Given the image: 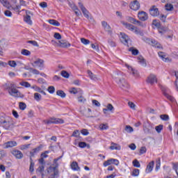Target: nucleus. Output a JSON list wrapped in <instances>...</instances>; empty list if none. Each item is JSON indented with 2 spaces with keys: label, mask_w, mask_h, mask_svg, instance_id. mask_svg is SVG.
<instances>
[{
  "label": "nucleus",
  "mask_w": 178,
  "mask_h": 178,
  "mask_svg": "<svg viewBox=\"0 0 178 178\" xmlns=\"http://www.w3.org/2000/svg\"><path fill=\"white\" fill-rule=\"evenodd\" d=\"M152 24L155 26L157 29H159L161 27V22L156 21V19H154Z\"/></svg>",
  "instance_id": "obj_49"
},
{
  "label": "nucleus",
  "mask_w": 178,
  "mask_h": 178,
  "mask_svg": "<svg viewBox=\"0 0 178 178\" xmlns=\"http://www.w3.org/2000/svg\"><path fill=\"white\" fill-rule=\"evenodd\" d=\"M112 164H113V159H110L104 161L103 163V165L104 167H106V166H109V165H112Z\"/></svg>",
  "instance_id": "obj_39"
},
{
  "label": "nucleus",
  "mask_w": 178,
  "mask_h": 178,
  "mask_svg": "<svg viewBox=\"0 0 178 178\" xmlns=\"http://www.w3.org/2000/svg\"><path fill=\"white\" fill-rule=\"evenodd\" d=\"M42 96L38 92L34 93V99L38 102H40V100L42 99Z\"/></svg>",
  "instance_id": "obj_33"
},
{
  "label": "nucleus",
  "mask_w": 178,
  "mask_h": 178,
  "mask_svg": "<svg viewBox=\"0 0 178 178\" xmlns=\"http://www.w3.org/2000/svg\"><path fill=\"white\" fill-rule=\"evenodd\" d=\"M81 42L84 45H88L90 44V41L84 38H81Z\"/></svg>",
  "instance_id": "obj_53"
},
{
  "label": "nucleus",
  "mask_w": 178,
  "mask_h": 178,
  "mask_svg": "<svg viewBox=\"0 0 178 178\" xmlns=\"http://www.w3.org/2000/svg\"><path fill=\"white\" fill-rule=\"evenodd\" d=\"M124 26H125L126 29L130 30L131 31H134V29H136V26L129 23H124Z\"/></svg>",
  "instance_id": "obj_25"
},
{
  "label": "nucleus",
  "mask_w": 178,
  "mask_h": 178,
  "mask_svg": "<svg viewBox=\"0 0 178 178\" xmlns=\"http://www.w3.org/2000/svg\"><path fill=\"white\" fill-rule=\"evenodd\" d=\"M106 109H107V111H110V112H112V111H115V108L111 104H107Z\"/></svg>",
  "instance_id": "obj_55"
},
{
  "label": "nucleus",
  "mask_w": 178,
  "mask_h": 178,
  "mask_svg": "<svg viewBox=\"0 0 178 178\" xmlns=\"http://www.w3.org/2000/svg\"><path fill=\"white\" fill-rule=\"evenodd\" d=\"M128 22L132 23L133 24H137L138 26H143V22L136 19L132 17H128L127 18Z\"/></svg>",
  "instance_id": "obj_15"
},
{
  "label": "nucleus",
  "mask_w": 178,
  "mask_h": 178,
  "mask_svg": "<svg viewBox=\"0 0 178 178\" xmlns=\"http://www.w3.org/2000/svg\"><path fill=\"white\" fill-rule=\"evenodd\" d=\"M92 104L95 105V106H101V103L98 102L97 100L93 99L92 100Z\"/></svg>",
  "instance_id": "obj_62"
},
{
  "label": "nucleus",
  "mask_w": 178,
  "mask_h": 178,
  "mask_svg": "<svg viewBox=\"0 0 178 178\" xmlns=\"http://www.w3.org/2000/svg\"><path fill=\"white\" fill-rule=\"evenodd\" d=\"M71 169L72 170L76 171V172H80L81 169L79 167V163L76 161H73L71 165Z\"/></svg>",
  "instance_id": "obj_19"
},
{
  "label": "nucleus",
  "mask_w": 178,
  "mask_h": 178,
  "mask_svg": "<svg viewBox=\"0 0 178 178\" xmlns=\"http://www.w3.org/2000/svg\"><path fill=\"white\" fill-rule=\"evenodd\" d=\"M138 17L139 20L145 22L146 20H148V14H147L145 11H140L138 13Z\"/></svg>",
  "instance_id": "obj_10"
},
{
  "label": "nucleus",
  "mask_w": 178,
  "mask_h": 178,
  "mask_svg": "<svg viewBox=\"0 0 178 178\" xmlns=\"http://www.w3.org/2000/svg\"><path fill=\"white\" fill-rule=\"evenodd\" d=\"M12 154L17 159H22L23 158V153L20 150H13Z\"/></svg>",
  "instance_id": "obj_16"
},
{
  "label": "nucleus",
  "mask_w": 178,
  "mask_h": 178,
  "mask_svg": "<svg viewBox=\"0 0 178 178\" xmlns=\"http://www.w3.org/2000/svg\"><path fill=\"white\" fill-rule=\"evenodd\" d=\"M22 55H24V56H30L31 55V51H29L26 49H23L21 51Z\"/></svg>",
  "instance_id": "obj_29"
},
{
  "label": "nucleus",
  "mask_w": 178,
  "mask_h": 178,
  "mask_svg": "<svg viewBox=\"0 0 178 178\" xmlns=\"http://www.w3.org/2000/svg\"><path fill=\"white\" fill-rule=\"evenodd\" d=\"M125 131L127 133H133L134 129L130 125H127L125 127Z\"/></svg>",
  "instance_id": "obj_46"
},
{
  "label": "nucleus",
  "mask_w": 178,
  "mask_h": 178,
  "mask_svg": "<svg viewBox=\"0 0 178 178\" xmlns=\"http://www.w3.org/2000/svg\"><path fill=\"white\" fill-rule=\"evenodd\" d=\"M37 92H40V94H42L43 95H47V93L45 92V91L42 90V89H41V88L40 87H37L36 90H35Z\"/></svg>",
  "instance_id": "obj_50"
},
{
  "label": "nucleus",
  "mask_w": 178,
  "mask_h": 178,
  "mask_svg": "<svg viewBox=\"0 0 178 178\" xmlns=\"http://www.w3.org/2000/svg\"><path fill=\"white\" fill-rule=\"evenodd\" d=\"M78 5H79V7L80 8L83 16H85L86 17V19H88V17H90V15H88L90 12L87 10V8H86V7H84V5L83 4V3L79 2Z\"/></svg>",
  "instance_id": "obj_7"
},
{
  "label": "nucleus",
  "mask_w": 178,
  "mask_h": 178,
  "mask_svg": "<svg viewBox=\"0 0 178 178\" xmlns=\"http://www.w3.org/2000/svg\"><path fill=\"white\" fill-rule=\"evenodd\" d=\"M88 74L91 80H98V78H97V75L94 74L90 70H88Z\"/></svg>",
  "instance_id": "obj_28"
},
{
  "label": "nucleus",
  "mask_w": 178,
  "mask_h": 178,
  "mask_svg": "<svg viewBox=\"0 0 178 178\" xmlns=\"http://www.w3.org/2000/svg\"><path fill=\"white\" fill-rule=\"evenodd\" d=\"M158 55L163 62H172V58L168 57V54L163 51L158 52Z\"/></svg>",
  "instance_id": "obj_8"
},
{
  "label": "nucleus",
  "mask_w": 178,
  "mask_h": 178,
  "mask_svg": "<svg viewBox=\"0 0 178 178\" xmlns=\"http://www.w3.org/2000/svg\"><path fill=\"white\" fill-rule=\"evenodd\" d=\"M81 134H83V136H88V134H90V132H88V130L83 129L81 131Z\"/></svg>",
  "instance_id": "obj_61"
},
{
  "label": "nucleus",
  "mask_w": 178,
  "mask_h": 178,
  "mask_svg": "<svg viewBox=\"0 0 178 178\" xmlns=\"http://www.w3.org/2000/svg\"><path fill=\"white\" fill-rule=\"evenodd\" d=\"M70 94H78V96L80 94H83V91L80 88H72L71 90H70Z\"/></svg>",
  "instance_id": "obj_22"
},
{
  "label": "nucleus",
  "mask_w": 178,
  "mask_h": 178,
  "mask_svg": "<svg viewBox=\"0 0 178 178\" xmlns=\"http://www.w3.org/2000/svg\"><path fill=\"white\" fill-rule=\"evenodd\" d=\"M41 148H42V147L40 145L33 149L31 152H30L31 158H33V156H34L35 154H37L38 152H40V151L41 150Z\"/></svg>",
  "instance_id": "obj_24"
},
{
  "label": "nucleus",
  "mask_w": 178,
  "mask_h": 178,
  "mask_svg": "<svg viewBox=\"0 0 178 178\" xmlns=\"http://www.w3.org/2000/svg\"><path fill=\"white\" fill-rule=\"evenodd\" d=\"M28 70L31 72L33 73V74H40V71H38V70H35L34 68H29Z\"/></svg>",
  "instance_id": "obj_41"
},
{
  "label": "nucleus",
  "mask_w": 178,
  "mask_h": 178,
  "mask_svg": "<svg viewBox=\"0 0 178 178\" xmlns=\"http://www.w3.org/2000/svg\"><path fill=\"white\" fill-rule=\"evenodd\" d=\"M5 16H7V17H12V12H10V10H6L4 12Z\"/></svg>",
  "instance_id": "obj_63"
},
{
  "label": "nucleus",
  "mask_w": 178,
  "mask_h": 178,
  "mask_svg": "<svg viewBox=\"0 0 178 178\" xmlns=\"http://www.w3.org/2000/svg\"><path fill=\"white\" fill-rule=\"evenodd\" d=\"M47 91L49 92V94H54V92H55V87L49 86Z\"/></svg>",
  "instance_id": "obj_56"
},
{
  "label": "nucleus",
  "mask_w": 178,
  "mask_h": 178,
  "mask_svg": "<svg viewBox=\"0 0 178 178\" xmlns=\"http://www.w3.org/2000/svg\"><path fill=\"white\" fill-rule=\"evenodd\" d=\"M165 10H168V11L173 10V5L167 3L165 5Z\"/></svg>",
  "instance_id": "obj_54"
},
{
  "label": "nucleus",
  "mask_w": 178,
  "mask_h": 178,
  "mask_svg": "<svg viewBox=\"0 0 178 178\" xmlns=\"http://www.w3.org/2000/svg\"><path fill=\"white\" fill-rule=\"evenodd\" d=\"M147 41L149 45L154 47V48H158L159 49H163V47L161 45L158 41L155 40L147 39Z\"/></svg>",
  "instance_id": "obj_4"
},
{
  "label": "nucleus",
  "mask_w": 178,
  "mask_h": 178,
  "mask_svg": "<svg viewBox=\"0 0 178 178\" xmlns=\"http://www.w3.org/2000/svg\"><path fill=\"white\" fill-rule=\"evenodd\" d=\"M133 165L134 166V168H140L141 166L140 162L138 160H134L133 161Z\"/></svg>",
  "instance_id": "obj_52"
},
{
  "label": "nucleus",
  "mask_w": 178,
  "mask_h": 178,
  "mask_svg": "<svg viewBox=\"0 0 178 178\" xmlns=\"http://www.w3.org/2000/svg\"><path fill=\"white\" fill-rule=\"evenodd\" d=\"M19 86H22V87H25L26 88H29V87H31V84L27 81H22L19 83Z\"/></svg>",
  "instance_id": "obj_31"
},
{
  "label": "nucleus",
  "mask_w": 178,
  "mask_h": 178,
  "mask_svg": "<svg viewBox=\"0 0 178 178\" xmlns=\"http://www.w3.org/2000/svg\"><path fill=\"white\" fill-rule=\"evenodd\" d=\"M56 95H58V97H60L61 98H65L66 97V93H65L63 90H57Z\"/></svg>",
  "instance_id": "obj_35"
},
{
  "label": "nucleus",
  "mask_w": 178,
  "mask_h": 178,
  "mask_svg": "<svg viewBox=\"0 0 178 178\" xmlns=\"http://www.w3.org/2000/svg\"><path fill=\"white\" fill-rule=\"evenodd\" d=\"M58 45L59 47H61V48H67L70 47L71 44L68 42L61 40V41H59Z\"/></svg>",
  "instance_id": "obj_23"
},
{
  "label": "nucleus",
  "mask_w": 178,
  "mask_h": 178,
  "mask_svg": "<svg viewBox=\"0 0 178 178\" xmlns=\"http://www.w3.org/2000/svg\"><path fill=\"white\" fill-rule=\"evenodd\" d=\"M138 60L139 63H141L143 66H147V63H145V59L143 57H138Z\"/></svg>",
  "instance_id": "obj_38"
},
{
  "label": "nucleus",
  "mask_w": 178,
  "mask_h": 178,
  "mask_svg": "<svg viewBox=\"0 0 178 178\" xmlns=\"http://www.w3.org/2000/svg\"><path fill=\"white\" fill-rule=\"evenodd\" d=\"M86 99L84 97H83V94H80L78 96V102L82 104H84L86 102Z\"/></svg>",
  "instance_id": "obj_36"
},
{
  "label": "nucleus",
  "mask_w": 178,
  "mask_h": 178,
  "mask_svg": "<svg viewBox=\"0 0 178 178\" xmlns=\"http://www.w3.org/2000/svg\"><path fill=\"white\" fill-rule=\"evenodd\" d=\"M61 76H63V77H64L65 79H69V77L70 76V74H68L67 72L63 70L61 72Z\"/></svg>",
  "instance_id": "obj_43"
},
{
  "label": "nucleus",
  "mask_w": 178,
  "mask_h": 178,
  "mask_svg": "<svg viewBox=\"0 0 178 178\" xmlns=\"http://www.w3.org/2000/svg\"><path fill=\"white\" fill-rule=\"evenodd\" d=\"M113 78L115 80L116 83L120 85V88L124 90V91H127V90L130 88V86L127 82H126L124 78H123V73H122V72L118 71L113 72Z\"/></svg>",
  "instance_id": "obj_1"
},
{
  "label": "nucleus",
  "mask_w": 178,
  "mask_h": 178,
  "mask_svg": "<svg viewBox=\"0 0 178 178\" xmlns=\"http://www.w3.org/2000/svg\"><path fill=\"white\" fill-rule=\"evenodd\" d=\"M129 70H131L132 72V74L135 76V77H138V72L135 70L134 69H133V67H128Z\"/></svg>",
  "instance_id": "obj_44"
},
{
  "label": "nucleus",
  "mask_w": 178,
  "mask_h": 178,
  "mask_svg": "<svg viewBox=\"0 0 178 178\" xmlns=\"http://www.w3.org/2000/svg\"><path fill=\"white\" fill-rule=\"evenodd\" d=\"M34 165L35 163L33 162V158H30V166H29V172L33 173L34 172Z\"/></svg>",
  "instance_id": "obj_30"
},
{
  "label": "nucleus",
  "mask_w": 178,
  "mask_h": 178,
  "mask_svg": "<svg viewBox=\"0 0 178 178\" xmlns=\"http://www.w3.org/2000/svg\"><path fill=\"white\" fill-rule=\"evenodd\" d=\"M80 135L79 130H75L74 131V132L72 133V137H79V136Z\"/></svg>",
  "instance_id": "obj_64"
},
{
  "label": "nucleus",
  "mask_w": 178,
  "mask_h": 178,
  "mask_svg": "<svg viewBox=\"0 0 178 178\" xmlns=\"http://www.w3.org/2000/svg\"><path fill=\"white\" fill-rule=\"evenodd\" d=\"M131 175L134 177H136L137 176H138V175H140V170H138L137 168L134 169V170L132 171Z\"/></svg>",
  "instance_id": "obj_34"
},
{
  "label": "nucleus",
  "mask_w": 178,
  "mask_h": 178,
  "mask_svg": "<svg viewBox=\"0 0 178 178\" xmlns=\"http://www.w3.org/2000/svg\"><path fill=\"white\" fill-rule=\"evenodd\" d=\"M159 169H161V159H158V160H156V171L159 170Z\"/></svg>",
  "instance_id": "obj_40"
},
{
  "label": "nucleus",
  "mask_w": 178,
  "mask_h": 178,
  "mask_svg": "<svg viewBox=\"0 0 178 178\" xmlns=\"http://www.w3.org/2000/svg\"><path fill=\"white\" fill-rule=\"evenodd\" d=\"M16 85L15 83H10L7 87V90L8 91V94L11 95V97H14L15 98H23V95L19 91V90L16 89Z\"/></svg>",
  "instance_id": "obj_2"
},
{
  "label": "nucleus",
  "mask_w": 178,
  "mask_h": 178,
  "mask_svg": "<svg viewBox=\"0 0 178 178\" xmlns=\"http://www.w3.org/2000/svg\"><path fill=\"white\" fill-rule=\"evenodd\" d=\"M45 123L47 124H63L65 121L60 118H50Z\"/></svg>",
  "instance_id": "obj_3"
},
{
  "label": "nucleus",
  "mask_w": 178,
  "mask_h": 178,
  "mask_svg": "<svg viewBox=\"0 0 178 178\" xmlns=\"http://www.w3.org/2000/svg\"><path fill=\"white\" fill-rule=\"evenodd\" d=\"M1 3H2L3 6H6V8H9V2L7 0H0Z\"/></svg>",
  "instance_id": "obj_51"
},
{
  "label": "nucleus",
  "mask_w": 178,
  "mask_h": 178,
  "mask_svg": "<svg viewBox=\"0 0 178 178\" xmlns=\"http://www.w3.org/2000/svg\"><path fill=\"white\" fill-rule=\"evenodd\" d=\"M155 130H156V131H157V133H161V131H162V130H163V125L160 124L159 126H156L155 127Z\"/></svg>",
  "instance_id": "obj_47"
},
{
  "label": "nucleus",
  "mask_w": 178,
  "mask_h": 178,
  "mask_svg": "<svg viewBox=\"0 0 178 178\" xmlns=\"http://www.w3.org/2000/svg\"><path fill=\"white\" fill-rule=\"evenodd\" d=\"M160 118L161 120H164L165 122H168V120H169V115L166 114L161 115Z\"/></svg>",
  "instance_id": "obj_45"
},
{
  "label": "nucleus",
  "mask_w": 178,
  "mask_h": 178,
  "mask_svg": "<svg viewBox=\"0 0 178 178\" xmlns=\"http://www.w3.org/2000/svg\"><path fill=\"white\" fill-rule=\"evenodd\" d=\"M111 144L112 145L110 146L109 147L111 150H113V149H117L118 151L120 150V146L118 145V144L113 143H112Z\"/></svg>",
  "instance_id": "obj_32"
},
{
  "label": "nucleus",
  "mask_w": 178,
  "mask_h": 178,
  "mask_svg": "<svg viewBox=\"0 0 178 178\" xmlns=\"http://www.w3.org/2000/svg\"><path fill=\"white\" fill-rule=\"evenodd\" d=\"M129 52H131L132 55L136 56L138 54V49H134V47H130L129 49Z\"/></svg>",
  "instance_id": "obj_37"
},
{
  "label": "nucleus",
  "mask_w": 178,
  "mask_h": 178,
  "mask_svg": "<svg viewBox=\"0 0 178 178\" xmlns=\"http://www.w3.org/2000/svg\"><path fill=\"white\" fill-rule=\"evenodd\" d=\"M33 67H44V60L38 58L32 63Z\"/></svg>",
  "instance_id": "obj_13"
},
{
  "label": "nucleus",
  "mask_w": 178,
  "mask_h": 178,
  "mask_svg": "<svg viewBox=\"0 0 178 178\" xmlns=\"http://www.w3.org/2000/svg\"><path fill=\"white\" fill-rule=\"evenodd\" d=\"M5 145L6 148H12L13 147H16V145H17V143L16 141L11 140L6 143Z\"/></svg>",
  "instance_id": "obj_21"
},
{
  "label": "nucleus",
  "mask_w": 178,
  "mask_h": 178,
  "mask_svg": "<svg viewBox=\"0 0 178 178\" xmlns=\"http://www.w3.org/2000/svg\"><path fill=\"white\" fill-rule=\"evenodd\" d=\"M8 65L10 66V67H16L17 66V64L16 63V61L15 60H9Z\"/></svg>",
  "instance_id": "obj_48"
},
{
  "label": "nucleus",
  "mask_w": 178,
  "mask_h": 178,
  "mask_svg": "<svg viewBox=\"0 0 178 178\" xmlns=\"http://www.w3.org/2000/svg\"><path fill=\"white\" fill-rule=\"evenodd\" d=\"M129 8L132 10H138V9H140V2L138 0H134L131 1L129 4Z\"/></svg>",
  "instance_id": "obj_6"
},
{
  "label": "nucleus",
  "mask_w": 178,
  "mask_h": 178,
  "mask_svg": "<svg viewBox=\"0 0 178 178\" xmlns=\"http://www.w3.org/2000/svg\"><path fill=\"white\" fill-rule=\"evenodd\" d=\"M154 165H155V162L154 161L149 163L145 170L146 173H151V171L154 169Z\"/></svg>",
  "instance_id": "obj_18"
},
{
  "label": "nucleus",
  "mask_w": 178,
  "mask_h": 178,
  "mask_svg": "<svg viewBox=\"0 0 178 178\" xmlns=\"http://www.w3.org/2000/svg\"><path fill=\"white\" fill-rule=\"evenodd\" d=\"M149 13L151 16L156 17V16H159V10L155 6H152L149 9Z\"/></svg>",
  "instance_id": "obj_12"
},
{
  "label": "nucleus",
  "mask_w": 178,
  "mask_h": 178,
  "mask_svg": "<svg viewBox=\"0 0 178 178\" xmlns=\"http://www.w3.org/2000/svg\"><path fill=\"white\" fill-rule=\"evenodd\" d=\"M49 24H52V26H55L56 27H59L60 26V23L55 19H49Z\"/></svg>",
  "instance_id": "obj_26"
},
{
  "label": "nucleus",
  "mask_w": 178,
  "mask_h": 178,
  "mask_svg": "<svg viewBox=\"0 0 178 178\" xmlns=\"http://www.w3.org/2000/svg\"><path fill=\"white\" fill-rule=\"evenodd\" d=\"M79 147L80 148H86V147H87V143L86 142H79Z\"/></svg>",
  "instance_id": "obj_59"
},
{
  "label": "nucleus",
  "mask_w": 178,
  "mask_h": 178,
  "mask_svg": "<svg viewBox=\"0 0 178 178\" xmlns=\"http://www.w3.org/2000/svg\"><path fill=\"white\" fill-rule=\"evenodd\" d=\"M24 22H25L26 23H27V24H33V22L31 21V17L30 15H26L24 17Z\"/></svg>",
  "instance_id": "obj_27"
},
{
  "label": "nucleus",
  "mask_w": 178,
  "mask_h": 178,
  "mask_svg": "<svg viewBox=\"0 0 178 178\" xmlns=\"http://www.w3.org/2000/svg\"><path fill=\"white\" fill-rule=\"evenodd\" d=\"M109 127H108V125L105 124H102L99 126V128L101 129V130H108Z\"/></svg>",
  "instance_id": "obj_60"
},
{
  "label": "nucleus",
  "mask_w": 178,
  "mask_h": 178,
  "mask_svg": "<svg viewBox=\"0 0 178 178\" xmlns=\"http://www.w3.org/2000/svg\"><path fill=\"white\" fill-rule=\"evenodd\" d=\"M102 26L104 27L105 31H106L109 35H112V28L109 24H108V22L102 21Z\"/></svg>",
  "instance_id": "obj_9"
},
{
  "label": "nucleus",
  "mask_w": 178,
  "mask_h": 178,
  "mask_svg": "<svg viewBox=\"0 0 178 178\" xmlns=\"http://www.w3.org/2000/svg\"><path fill=\"white\" fill-rule=\"evenodd\" d=\"M161 90L163 92V95L165 97H166V98L168 99H169L170 101H171V102H175V97H172L170 95L168 94L166 92V89L165 88H161Z\"/></svg>",
  "instance_id": "obj_17"
},
{
  "label": "nucleus",
  "mask_w": 178,
  "mask_h": 178,
  "mask_svg": "<svg viewBox=\"0 0 178 178\" xmlns=\"http://www.w3.org/2000/svg\"><path fill=\"white\" fill-rule=\"evenodd\" d=\"M158 79H156V76L154 74H150L147 80V83H149V84H154V83H157Z\"/></svg>",
  "instance_id": "obj_14"
},
{
  "label": "nucleus",
  "mask_w": 178,
  "mask_h": 178,
  "mask_svg": "<svg viewBox=\"0 0 178 178\" xmlns=\"http://www.w3.org/2000/svg\"><path fill=\"white\" fill-rule=\"evenodd\" d=\"M19 109L21 111H24V109H26V108H27V105H26V103H24V102H19Z\"/></svg>",
  "instance_id": "obj_42"
},
{
  "label": "nucleus",
  "mask_w": 178,
  "mask_h": 178,
  "mask_svg": "<svg viewBox=\"0 0 178 178\" xmlns=\"http://www.w3.org/2000/svg\"><path fill=\"white\" fill-rule=\"evenodd\" d=\"M54 37L56 40H62V35L59 33H55Z\"/></svg>",
  "instance_id": "obj_58"
},
{
  "label": "nucleus",
  "mask_w": 178,
  "mask_h": 178,
  "mask_svg": "<svg viewBox=\"0 0 178 178\" xmlns=\"http://www.w3.org/2000/svg\"><path fill=\"white\" fill-rule=\"evenodd\" d=\"M1 124H3V127L6 130H11V129H13V123L10 121L4 120L1 122Z\"/></svg>",
  "instance_id": "obj_11"
},
{
  "label": "nucleus",
  "mask_w": 178,
  "mask_h": 178,
  "mask_svg": "<svg viewBox=\"0 0 178 178\" xmlns=\"http://www.w3.org/2000/svg\"><path fill=\"white\" fill-rule=\"evenodd\" d=\"M120 40L122 44L124 45H127V47H129V42H131V40H130V38H129V36L126 35L124 33H120Z\"/></svg>",
  "instance_id": "obj_5"
},
{
  "label": "nucleus",
  "mask_w": 178,
  "mask_h": 178,
  "mask_svg": "<svg viewBox=\"0 0 178 178\" xmlns=\"http://www.w3.org/2000/svg\"><path fill=\"white\" fill-rule=\"evenodd\" d=\"M19 3L20 6L17 5L15 6H13L12 9H13V10H20L21 6H26V1H24V0H20Z\"/></svg>",
  "instance_id": "obj_20"
},
{
  "label": "nucleus",
  "mask_w": 178,
  "mask_h": 178,
  "mask_svg": "<svg viewBox=\"0 0 178 178\" xmlns=\"http://www.w3.org/2000/svg\"><path fill=\"white\" fill-rule=\"evenodd\" d=\"M28 44H31L33 47H38V43L35 40H29Z\"/></svg>",
  "instance_id": "obj_57"
}]
</instances>
